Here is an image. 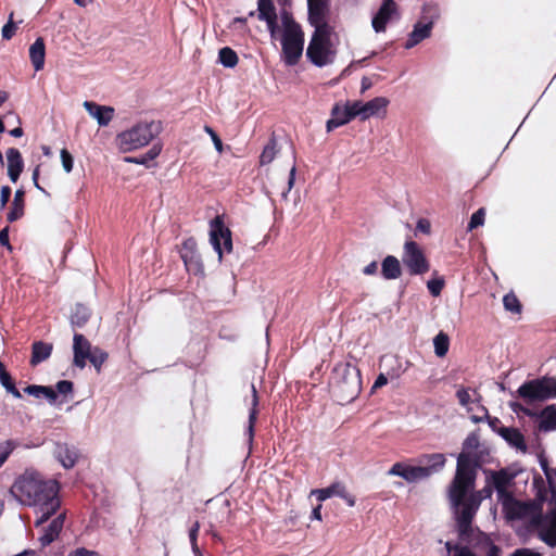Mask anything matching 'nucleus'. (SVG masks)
<instances>
[{"label": "nucleus", "mask_w": 556, "mask_h": 556, "mask_svg": "<svg viewBox=\"0 0 556 556\" xmlns=\"http://www.w3.org/2000/svg\"><path fill=\"white\" fill-rule=\"evenodd\" d=\"M475 480V470L469 456L462 454L457 457L455 477L448 488V500L454 508L459 538L470 545L477 553L486 556H500L501 549L491 539L479 529L471 526L472 519L479 509L480 498L477 494H468Z\"/></svg>", "instance_id": "obj_1"}, {"label": "nucleus", "mask_w": 556, "mask_h": 556, "mask_svg": "<svg viewBox=\"0 0 556 556\" xmlns=\"http://www.w3.org/2000/svg\"><path fill=\"white\" fill-rule=\"evenodd\" d=\"M59 483L46 480L36 471H26L11 486V494L22 505L35 508L38 527L45 523L60 508Z\"/></svg>", "instance_id": "obj_2"}, {"label": "nucleus", "mask_w": 556, "mask_h": 556, "mask_svg": "<svg viewBox=\"0 0 556 556\" xmlns=\"http://www.w3.org/2000/svg\"><path fill=\"white\" fill-rule=\"evenodd\" d=\"M504 517L536 531L548 546H556V509L543 515V504L539 501H519L511 496L501 504Z\"/></svg>", "instance_id": "obj_3"}, {"label": "nucleus", "mask_w": 556, "mask_h": 556, "mask_svg": "<svg viewBox=\"0 0 556 556\" xmlns=\"http://www.w3.org/2000/svg\"><path fill=\"white\" fill-rule=\"evenodd\" d=\"M283 34L281 38L282 58L287 65H295L304 47V33L301 26L293 20L291 13L283 11L281 13Z\"/></svg>", "instance_id": "obj_4"}, {"label": "nucleus", "mask_w": 556, "mask_h": 556, "mask_svg": "<svg viewBox=\"0 0 556 556\" xmlns=\"http://www.w3.org/2000/svg\"><path fill=\"white\" fill-rule=\"evenodd\" d=\"M161 130L160 122H141L118 134L116 141L123 152H130L149 144Z\"/></svg>", "instance_id": "obj_5"}, {"label": "nucleus", "mask_w": 556, "mask_h": 556, "mask_svg": "<svg viewBox=\"0 0 556 556\" xmlns=\"http://www.w3.org/2000/svg\"><path fill=\"white\" fill-rule=\"evenodd\" d=\"M336 51L330 41V27H317L312 36L306 50V56L318 66L331 64L334 60Z\"/></svg>", "instance_id": "obj_6"}, {"label": "nucleus", "mask_w": 556, "mask_h": 556, "mask_svg": "<svg viewBox=\"0 0 556 556\" xmlns=\"http://www.w3.org/2000/svg\"><path fill=\"white\" fill-rule=\"evenodd\" d=\"M23 391L24 393L34 397L45 399L50 404L60 405L71 399L73 393V384H55V388L41 384H27Z\"/></svg>", "instance_id": "obj_7"}, {"label": "nucleus", "mask_w": 556, "mask_h": 556, "mask_svg": "<svg viewBox=\"0 0 556 556\" xmlns=\"http://www.w3.org/2000/svg\"><path fill=\"white\" fill-rule=\"evenodd\" d=\"M210 243L218 254L219 261H222L225 252L230 253L232 251L231 231L220 216H216L210 222Z\"/></svg>", "instance_id": "obj_8"}, {"label": "nucleus", "mask_w": 556, "mask_h": 556, "mask_svg": "<svg viewBox=\"0 0 556 556\" xmlns=\"http://www.w3.org/2000/svg\"><path fill=\"white\" fill-rule=\"evenodd\" d=\"M402 262L410 275H422L430 268V264L425 256L424 251L415 241L412 240L406 241L404 244Z\"/></svg>", "instance_id": "obj_9"}, {"label": "nucleus", "mask_w": 556, "mask_h": 556, "mask_svg": "<svg viewBox=\"0 0 556 556\" xmlns=\"http://www.w3.org/2000/svg\"><path fill=\"white\" fill-rule=\"evenodd\" d=\"M515 473L507 469H501L498 471H489L486 475V482L492 484L497 494V501L500 504L505 502V498H510L513 494L509 488L513 485Z\"/></svg>", "instance_id": "obj_10"}, {"label": "nucleus", "mask_w": 556, "mask_h": 556, "mask_svg": "<svg viewBox=\"0 0 556 556\" xmlns=\"http://www.w3.org/2000/svg\"><path fill=\"white\" fill-rule=\"evenodd\" d=\"M388 476H397L403 478L408 483H415L425 480L431 476L429 468L420 466H410L405 463H395L387 472Z\"/></svg>", "instance_id": "obj_11"}, {"label": "nucleus", "mask_w": 556, "mask_h": 556, "mask_svg": "<svg viewBox=\"0 0 556 556\" xmlns=\"http://www.w3.org/2000/svg\"><path fill=\"white\" fill-rule=\"evenodd\" d=\"M518 394L529 405L556 396V384H521Z\"/></svg>", "instance_id": "obj_12"}, {"label": "nucleus", "mask_w": 556, "mask_h": 556, "mask_svg": "<svg viewBox=\"0 0 556 556\" xmlns=\"http://www.w3.org/2000/svg\"><path fill=\"white\" fill-rule=\"evenodd\" d=\"M389 100L384 97H377L368 102L353 101L352 109L354 114L362 121H366L372 116L378 115L380 112H386Z\"/></svg>", "instance_id": "obj_13"}, {"label": "nucleus", "mask_w": 556, "mask_h": 556, "mask_svg": "<svg viewBox=\"0 0 556 556\" xmlns=\"http://www.w3.org/2000/svg\"><path fill=\"white\" fill-rule=\"evenodd\" d=\"M307 4L311 25L315 28L329 27L330 0H307Z\"/></svg>", "instance_id": "obj_14"}, {"label": "nucleus", "mask_w": 556, "mask_h": 556, "mask_svg": "<svg viewBox=\"0 0 556 556\" xmlns=\"http://www.w3.org/2000/svg\"><path fill=\"white\" fill-rule=\"evenodd\" d=\"M311 495L317 497L319 502H324L332 496H339L343 498L349 506L355 505V497L348 493L346 488L341 482H334L325 489H314L311 491Z\"/></svg>", "instance_id": "obj_15"}, {"label": "nucleus", "mask_w": 556, "mask_h": 556, "mask_svg": "<svg viewBox=\"0 0 556 556\" xmlns=\"http://www.w3.org/2000/svg\"><path fill=\"white\" fill-rule=\"evenodd\" d=\"M397 15L399 13L396 2L393 0H384L379 11L372 17V28L375 29L376 33L384 31L388 22H390L393 16Z\"/></svg>", "instance_id": "obj_16"}, {"label": "nucleus", "mask_w": 556, "mask_h": 556, "mask_svg": "<svg viewBox=\"0 0 556 556\" xmlns=\"http://www.w3.org/2000/svg\"><path fill=\"white\" fill-rule=\"evenodd\" d=\"M355 117L357 116L354 114V110L352 109V102H346L343 105L336 104L331 110V118L328 119L326 125L327 131H332Z\"/></svg>", "instance_id": "obj_17"}, {"label": "nucleus", "mask_w": 556, "mask_h": 556, "mask_svg": "<svg viewBox=\"0 0 556 556\" xmlns=\"http://www.w3.org/2000/svg\"><path fill=\"white\" fill-rule=\"evenodd\" d=\"M329 392L337 403L343 405L357 397L361 384H330Z\"/></svg>", "instance_id": "obj_18"}, {"label": "nucleus", "mask_w": 556, "mask_h": 556, "mask_svg": "<svg viewBox=\"0 0 556 556\" xmlns=\"http://www.w3.org/2000/svg\"><path fill=\"white\" fill-rule=\"evenodd\" d=\"M84 108L90 116L97 119L100 126H108L114 116L112 106L100 105L91 101H85Z\"/></svg>", "instance_id": "obj_19"}, {"label": "nucleus", "mask_w": 556, "mask_h": 556, "mask_svg": "<svg viewBox=\"0 0 556 556\" xmlns=\"http://www.w3.org/2000/svg\"><path fill=\"white\" fill-rule=\"evenodd\" d=\"M333 374L336 382H362L359 369L351 363L338 364Z\"/></svg>", "instance_id": "obj_20"}, {"label": "nucleus", "mask_w": 556, "mask_h": 556, "mask_svg": "<svg viewBox=\"0 0 556 556\" xmlns=\"http://www.w3.org/2000/svg\"><path fill=\"white\" fill-rule=\"evenodd\" d=\"M8 176L12 182H16L24 168V161L16 148L7 150Z\"/></svg>", "instance_id": "obj_21"}, {"label": "nucleus", "mask_w": 556, "mask_h": 556, "mask_svg": "<svg viewBox=\"0 0 556 556\" xmlns=\"http://www.w3.org/2000/svg\"><path fill=\"white\" fill-rule=\"evenodd\" d=\"M74 364L83 368L86 364V359L91 352V345L89 341L80 333L74 334Z\"/></svg>", "instance_id": "obj_22"}, {"label": "nucleus", "mask_w": 556, "mask_h": 556, "mask_svg": "<svg viewBox=\"0 0 556 556\" xmlns=\"http://www.w3.org/2000/svg\"><path fill=\"white\" fill-rule=\"evenodd\" d=\"M53 454L66 469L74 467L78 458L76 450L65 443H55Z\"/></svg>", "instance_id": "obj_23"}, {"label": "nucleus", "mask_w": 556, "mask_h": 556, "mask_svg": "<svg viewBox=\"0 0 556 556\" xmlns=\"http://www.w3.org/2000/svg\"><path fill=\"white\" fill-rule=\"evenodd\" d=\"M457 399L464 407L467 408L468 412H476L481 409L482 413H485V409L480 406V396L477 393L476 389L467 388V389H460L456 393Z\"/></svg>", "instance_id": "obj_24"}, {"label": "nucleus", "mask_w": 556, "mask_h": 556, "mask_svg": "<svg viewBox=\"0 0 556 556\" xmlns=\"http://www.w3.org/2000/svg\"><path fill=\"white\" fill-rule=\"evenodd\" d=\"M433 23L429 21L427 23L418 22L415 24L413 31L409 34L408 39L405 43L406 49H410L418 45L424 39L431 35Z\"/></svg>", "instance_id": "obj_25"}, {"label": "nucleus", "mask_w": 556, "mask_h": 556, "mask_svg": "<svg viewBox=\"0 0 556 556\" xmlns=\"http://www.w3.org/2000/svg\"><path fill=\"white\" fill-rule=\"evenodd\" d=\"M65 520V514L58 515L45 530V533L40 536L39 541L42 546L52 543L61 532Z\"/></svg>", "instance_id": "obj_26"}, {"label": "nucleus", "mask_w": 556, "mask_h": 556, "mask_svg": "<svg viewBox=\"0 0 556 556\" xmlns=\"http://www.w3.org/2000/svg\"><path fill=\"white\" fill-rule=\"evenodd\" d=\"M46 46L41 37L37 38L29 48V59L35 71H41L45 66Z\"/></svg>", "instance_id": "obj_27"}, {"label": "nucleus", "mask_w": 556, "mask_h": 556, "mask_svg": "<svg viewBox=\"0 0 556 556\" xmlns=\"http://www.w3.org/2000/svg\"><path fill=\"white\" fill-rule=\"evenodd\" d=\"M25 208V191L17 189L14 193V198L7 215L9 223H14L24 216Z\"/></svg>", "instance_id": "obj_28"}, {"label": "nucleus", "mask_w": 556, "mask_h": 556, "mask_svg": "<svg viewBox=\"0 0 556 556\" xmlns=\"http://www.w3.org/2000/svg\"><path fill=\"white\" fill-rule=\"evenodd\" d=\"M381 274L387 280L397 279L402 274L400 261L393 255H388L382 261Z\"/></svg>", "instance_id": "obj_29"}, {"label": "nucleus", "mask_w": 556, "mask_h": 556, "mask_svg": "<svg viewBox=\"0 0 556 556\" xmlns=\"http://www.w3.org/2000/svg\"><path fill=\"white\" fill-rule=\"evenodd\" d=\"M52 349L53 346L51 343L42 341L34 342L31 346L30 364L36 366L48 359L52 353Z\"/></svg>", "instance_id": "obj_30"}, {"label": "nucleus", "mask_w": 556, "mask_h": 556, "mask_svg": "<svg viewBox=\"0 0 556 556\" xmlns=\"http://www.w3.org/2000/svg\"><path fill=\"white\" fill-rule=\"evenodd\" d=\"M257 17L260 21L273 24L277 22L276 8L273 0H258L257 1Z\"/></svg>", "instance_id": "obj_31"}, {"label": "nucleus", "mask_w": 556, "mask_h": 556, "mask_svg": "<svg viewBox=\"0 0 556 556\" xmlns=\"http://www.w3.org/2000/svg\"><path fill=\"white\" fill-rule=\"evenodd\" d=\"M181 258L185 262L187 267L191 266L193 263L199 265V257L197 254V242L193 238H189L184 241L181 249Z\"/></svg>", "instance_id": "obj_32"}, {"label": "nucleus", "mask_w": 556, "mask_h": 556, "mask_svg": "<svg viewBox=\"0 0 556 556\" xmlns=\"http://www.w3.org/2000/svg\"><path fill=\"white\" fill-rule=\"evenodd\" d=\"M540 430L553 431L556 429V406L549 405L545 407L540 415Z\"/></svg>", "instance_id": "obj_33"}, {"label": "nucleus", "mask_w": 556, "mask_h": 556, "mask_svg": "<svg viewBox=\"0 0 556 556\" xmlns=\"http://www.w3.org/2000/svg\"><path fill=\"white\" fill-rule=\"evenodd\" d=\"M501 435L511 445L522 451L526 450L523 435L515 428L504 427L501 429Z\"/></svg>", "instance_id": "obj_34"}, {"label": "nucleus", "mask_w": 556, "mask_h": 556, "mask_svg": "<svg viewBox=\"0 0 556 556\" xmlns=\"http://www.w3.org/2000/svg\"><path fill=\"white\" fill-rule=\"evenodd\" d=\"M421 467L429 468L431 470V475L439 471L443 468L445 464V456L443 454L437 453L431 455H425L420 459Z\"/></svg>", "instance_id": "obj_35"}, {"label": "nucleus", "mask_w": 556, "mask_h": 556, "mask_svg": "<svg viewBox=\"0 0 556 556\" xmlns=\"http://www.w3.org/2000/svg\"><path fill=\"white\" fill-rule=\"evenodd\" d=\"M445 548L448 553V556H477V553H473L470 549L472 547L463 542L460 539L459 542L455 544L450 541L445 542Z\"/></svg>", "instance_id": "obj_36"}, {"label": "nucleus", "mask_w": 556, "mask_h": 556, "mask_svg": "<svg viewBox=\"0 0 556 556\" xmlns=\"http://www.w3.org/2000/svg\"><path fill=\"white\" fill-rule=\"evenodd\" d=\"M160 153H161V147L159 144H154L144 155L127 156V157H125V162L148 166L149 163L151 161H153Z\"/></svg>", "instance_id": "obj_37"}, {"label": "nucleus", "mask_w": 556, "mask_h": 556, "mask_svg": "<svg viewBox=\"0 0 556 556\" xmlns=\"http://www.w3.org/2000/svg\"><path fill=\"white\" fill-rule=\"evenodd\" d=\"M257 404H258L257 392H256L254 384H252V408L249 414V426H248L249 442H252V439L254 435V425H255L256 416H257V409H256Z\"/></svg>", "instance_id": "obj_38"}, {"label": "nucleus", "mask_w": 556, "mask_h": 556, "mask_svg": "<svg viewBox=\"0 0 556 556\" xmlns=\"http://www.w3.org/2000/svg\"><path fill=\"white\" fill-rule=\"evenodd\" d=\"M434 353L439 357H443L448 352L450 338L443 331H440L433 339Z\"/></svg>", "instance_id": "obj_39"}, {"label": "nucleus", "mask_w": 556, "mask_h": 556, "mask_svg": "<svg viewBox=\"0 0 556 556\" xmlns=\"http://www.w3.org/2000/svg\"><path fill=\"white\" fill-rule=\"evenodd\" d=\"M277 154V142L273 137L269 139L268 143L264 147L263 152L260 156V164L267 165L271 163Z\"/></svg>", "instance_id": "obj_40"}, {"label": "nucleus", "mask_w": 556, "mask_h": 556, "mask_svg": "<svg viewBox=\"0 0 556 556\" xmlns=\"http://www.w3.org/2000/svg\"><path fill=\"white\" fill-rule=\"evenodd\" d=\"M218 60L225 67H235L238 63L237 53L228 47L222 48L218 53Z\"/></svg>", "instance_id": "obj_41"}, {"label": "nucleus", "mask_w": 556, "mask_h": 556, "mask_svg": "<svg viewBox=\"0 0 556 556\" xmlns=\"http://www.w3.org/2000/svg\"><path fill=\"white\" fill-rule=\"evenodd\" d=\"M90 313L87 307L81 304L76 305L71 321L73 326L83 327L89 319Z\"/></svg>", "instance_id": "obj_42"}, {"label": "nucleus", "mask_w": 556, "mask_h": 556, "mask_svg": "<svg viewBox=\"0 0 556 556\" xmlns=\"http://www.w3.org/2000/svg\"><path fill=\"white\" fill-rule=\"evenodd\" d=\"M503 304L506 311L511 313H520L521 304L514 293H508L503 299Z\"/></svg>", "instance_id": "obj_43"}, {"label": "nucleus", "mask_w": 556, "mask_h": 556, "mask_svg": "<svg viewBox=\"0 0 556 556\" xmlns=\"http://www.w3.org/2000/svg\"><path fill=\"white\" fill-rule=\"evenodd\" d=\"M16 446L17 443L13 440H7L0 443V467L5 463Z\"/></svg>", "instance_id": "obj_44"}, {"label": "nucleus", "mask_w": 556, "mask_h": 556, "mask_svg": "<svg viewBox=\"0 0 556 556\" xmlns=\"http://www.w3.org/2000/svg\"><path fill=\"white\" fill-rule=\"evenodd\" d=\"M463 453H460L458 455V457L462 455ZM465 455L469 456L471 462H472V466H473V470L476 471V468H477V464L473 459V457L470 455V454H467V453H464ZM476 481V479L473 480V482ZM473 488H475V484L472 485V488L468 491V494H477L479 496V498L481 500L483 496L484 497H490L492 495V490L494 489L492 484H489L486 482V485L480 491V492H473Z\"/></svg>", "instance_id": "obj_45"}, {"label": "nucleus", "mask_w": 556, "mask_h": 556, "mask_svg": "<svg viewBox=\"0 0 556 556\" xmlns=\"http://www.w3.org/2000/svg\"><path fill=\"white\" fill-rule=\"evenodd\" d=\"M108 354L102 350L94 349L91 350L90 355H88L87 359L93 364L97 370L100 369L101 365L105 362Z\"/></svg>", "instance_id": "obj_46"}, {"label": "nucleus", "mask_w": 556, "mask_h": 556, "mask_svg": "<svg viewBox=\"0 0 556 556\" xmlns=\"http://www.w3.org/2000/svg\"><path fill=\"white\" fill-rule=\"evenodd\" d=\"M15 30H16V25L13 22V12H11L9 15V21L2 27V30H1L2 38L5 40H10L14 36Z\"/></svg>", "instance_id": "obj_47"}, {"label": "nucleus", "mask_w": 556, "mask_h": 556, "mask_svg": "<svg viewBox=\"0 0 556 556\" xmlns=\"http://www.w3.org/2000/svg\"><path fill=\"white\" fill-rule=\"evenodd\" d=\"M443 287H444V279L441 277L431 279L427 282V288L433 296H439L441 294Z\"/></svg>", "instance_id": "obj_48"}, {"label": "nucleus", "mask_w": 556, "mask_h": 556, "mask_svg": "<svg viewBox=\"0 0 556 556\" xmlns=\"http://www.w3.org/2000/svg\"><path fill=\"white\" fill-rule=\"evenodd\" d=\"M484 215H485L484 208H479L477 212H475L470 217V222L468 224V229L472 230V229L483 225Z\"/></svg>", "instance_id": "obj_49"}, {"label": "nucleus", "mask_w": 556, "mask_h": 556, "mask_svg": "<svg viewBox=\"0 0 556 556\" xmlns=\"http://www.w3.org/2000/svg\"><path fill=\"white\" fill-rule=\"evenodd\" d=\"M199 530H200L199 521H195L189 530V539H190L191 547L195 555L200 554V549L197 544V538H198Z\"/></svg>", "instance_id": "obj_50"}, {"label": "nucleus", "mask_w": 556, "mask_h": 556, "mask_svg": "<svg viewBox=\"0 0 556 556\" xmlns=\"http://www.w3.org/2000/svg\"><path fill=\"white\" fill-rule=\"evenodd\" d=\"M61 161H62V166H63L64 170L66 173L72 172L73 163H74L73 156L66 149L61 150Z\"/></svg>", "instance_id": "obj_51"}, {"label": "nucleus", "mask_w": 556, "mask_h": 556, "mask_svg": "<svg viewBox=\"0 0 556 556\" xmlns=\"http://www.w3.org/2000/svg\"><path fill=\"white\" fill-rule=\"evenodd\" d=\"M204 130L206 134H208L211 136L215 149L219 153H222L223 152V142H222L220 138L217 136V134L210 126H205Z\"/></svg>", "instance_id": "obj_52"}, {"label": "nucleus", "mask_w": 556, "mask_h": 556, "mask_svg": "<svg viewBox=\"0 0 556 556\" xmlns=\"http://www.w3.org/2000/svg\"><path fill=\"white\" fill-rule=\"evenodd\" d=\"M295 172H296L295 165H292V167L290 168V172H289V176H288L287 189L281 192V197L283 199H287L289 191L293 188L294 180H295Z\"/></svg>", "instance_id": "obj_53"}, {"label": "nucleus", "mask_w": 556, "mask_h": 556, "mask_svg": "<svg viewBox=\"0 0 556 556\" xmlns=\"http://www.w3.org/2000/svg\"><path fill=\"white\" fill-rule=\"evenodd\" d=\"M11 188L9 186H2L0 190V207L4 208L11 197Z\"/></svg>", "instance_id": "obj_54"}, {"label": "nucleus", "mask_w": 556, "mask_h": 556, "mask_svg": "<svg viewBox=\"0 0 556 556\" xmlns=\"http://www.w3.org/2000/svg\"><path fill=\"white\" fill-rule=\"evenodd\" d=\"M510 408L515 412V413H523L526 415H529V416H533L534 413H532L528 407H526L523 404L519 403V402H510Z\"/></svg>", "instance_id": "obj_55"}, {"label": "nucleus", "mask_w": 556, "mask_h": 556, "mask_svg": "<svg viewBox=\"0 0 556 556\" xmlns=\"http://www.w3.org/2000/svg\"><path fill=\"white\" fill-rule=\"evenodd\" d=\"M416 229L422 233L429 235L431 229L430 222L426 218H420L417 222Z\"/></svg>", "instance_id": "obj_56"}, {"label": "nucleus", "mask_w": 556, "mask_h": 556, "mask_svg": "<svg viewBox=\"0 0 556 556\" xmlns=\"http://www.w3.org/2000/svg\"><path fill=\"white\" fill-rule=\"evenodd\" d=\"M68 556H99L98 553L88 551L86 548H77L75 552L71 553Z\"/></svg>", "instance_id": "obj_57"}, {"label": "nucleus", "mask_w": 556, "mask_h": 556, "mask_svg": "<svg viewBox=\"0 0 556 556\" xmlns=\"http://www.w3.org/2000/svg\"><path fill=\"white\" fill-rule=\"evenodd\" d=\"M511 556H542L541 554L539 553H535V552H532L530 549H527V548H522V549H517L515 551Z\"/></svg>", "instance_id": "obj_58"}, {"label": "nucleus", "mask_w": 556, "mask_h": 556, "mask_svg": "<svg viewBox=\"0 0 556 556\" xmlns=\"http://www.w3.org/2000/svg\"><path fill=\"white\" fill-rule=\"evenodd\" d=\"M0 243L4 247H8L11 249L10 242H9V230L8 228H4L0 230Z\"/></svg>", "instance_id": "obj_59"}, {"label": "nucleus", "mask_w": 556, "mask_h": 556, "mask_svg": "<svg viewBox=\"0 0 556 556\" xmlns=\"http://www.w3.org/2000/svg\"><path fill=\"white\" fill-rule=\"evenodd\" d=\"M377 269H378V264H377V262L374 261L364 267L363 273L365 275H374L377 273Z\"/></svg>", "instance_id": "obj_60"}, {"label": "nucleus", "mask_w": 556, "mask_h": 556, "mask_svg": "<svg viewBox=\"0 0 556 556\" xmlns=\"http://www.w3.org/2000/svg\"><path fill=\"white\" fill-rule=\"evenodd\" d=\"M7 393L12 394L14 397L20 399L21 392L17 390L16 384H3Z\"/></svg>", "instance_id": "obj_61"}, {"label": "nucleus", "mask_w": 556, "mask_h": 556, "mask_svg": "<svg viewBox=\"0 0 556 556\" xmlns=\"http://www.w3.org/2000/svg\"><path fill=\"white\" fill-rule=\"evenodd\" d=\"M545 476L551 484L554 483L556 481V469L545 468Z\"/></svg>", "instance_id": "obj_62"}, {"label": "nucleus", "mask_w": 556, "mask_h": 556, "mask_svg": "<svg viewBox=\"0 0 556 556\" xmlns=\"http://www.w3.org/2000/svg\"><path fill=\"white\" fill-rule=\"evenodd\" d=\"M10 376L5 370L4 365L0 362V382H10Z\"/></svg>", "instance_id": "obj_63"}, {"label": "nucleus", "mask_w": 556, "mask_h": 556, "mask_svg": "<svg viewBox=\"0 0 556 556\" xmlns=\"http://www.w3.org/2000/svg\"><path fill=\"white\" fill-rule=\"evenodd\" d=\"M372 86L371 80L368 77H363L361 83V92L364 93Z\"/></svg>", "instance_id": "obj_64"}]
</instances>
